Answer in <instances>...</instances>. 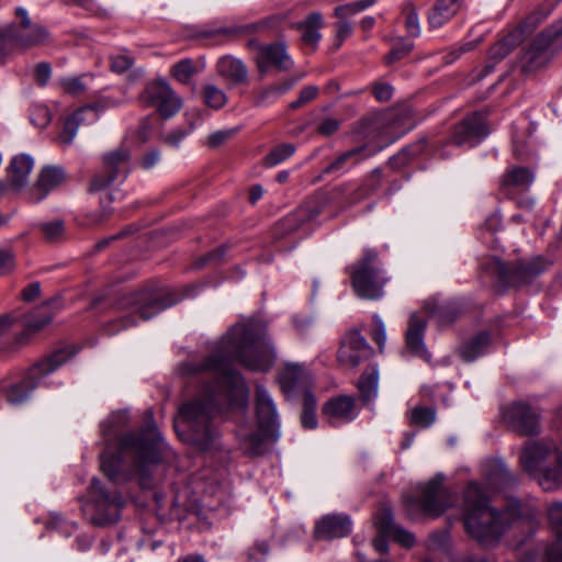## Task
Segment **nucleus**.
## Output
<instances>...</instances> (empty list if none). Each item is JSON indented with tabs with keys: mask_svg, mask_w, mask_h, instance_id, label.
Masks as SVG:
<instances>
[{
	"mask_svg": "<svg viewBox=\"0 0 562 562\" xmlns=\"http://www.w3.org/2000/svg\"><path fill=\"white\" fill-rule=\"evenodd\" d=\"M232 360L258 372L273 367L277 353L262 322L247 319L235 324L221 339L218 353L180 367L182 374L205 382L195 397L180 405L175 422L180 439L199 450L216 447L218 431L212 419L222 406L245 408L247 405V387L232 367Z\"/></svg>",
	"mask_w": 562,
	"mask_h": 562,
	"instance_id": "nucleus-1",
	"label": "nucleus"
},
{
	"mask_svg": "<svg viewBox=\"0 0 562 562\" xmlns=\"http://www.w3.org/2000/svg\"><path fill=\"white\" fill-rule=\"evenodd\" d=\"M165 442L155 425L139 431H130L117 439V451L111 452L109 443L100 457L102 472L113 484L137 480L144 488L154 485L153 470L161 462Z\"/></svg>",
	"mask_w": 562,
	"mask_h": 562,
	"instance_id": "nucleus-2",
	"label": "nucleus"
},
{
	"mask_svg": "<svg viewBox=\"0 0 562 562\" xmlns=\"http://www.w3.org/2000/svg\"><path fill=\"white\" fill-rule=\"evenodd\" d=\"M463 510L467 532L485 546L497 541L514 525L531 527L536 518L535 509L517 499L509 501L503 510L490 506L481 486L473 482L464 490Z\"/></svg>",
	"mask_w": 562,
	"mask_h": 562,
	"instance_id": "nucleus-3",
	"label": "nucleus"
},
{
	"mask_svg": "<svg viewBox=\"0 0 562 562\" xmlns=\"http://www.w3.org/2000/svg\"><path fill=\"white\" fill-rule=\"evenodd\" d=\"M181 297L175 291H158L142 289L137 292L122 296L116 302V310L127 312L119 319L110 324L108 333L113 335L121 329H126L137 324L135 315L143 321H148L160 312L177 304Z\"/></svg>",
	"mask_w": 562,
	"mask_h": 562,
	"instance_id": "nucleus-4",
	"label": "nucleus"
},
{
	"mask_svg": "<svg viewBox=\"0 0 562 562\" xmlns=\"http://www.w3.org/2000/svg\"><path fill=\"white\" fill-rule=\"evenodd\" d=\"M524 469L531 475L540 476V485L549 490L562 482V447L553 442H528L520 454Z\"/></svg>",
	"mask_w": 562,
	"mask_h": 562,
	"instance_id": "nucleus-5",
	"label": "nucleus"
},
{
	"mask_svg": "<svg viewBox=\"0 0 562 562\" xmlns=\"http://www.w3.org/2000/svg\"><path fill=\"white\" fill-rule=\"evenodd\" d=\"M125 504L126 501L119 491L94 477L88 490V499L81 508L91 524L102 527L115 524Z\"/></svg>",
	"mask_w": 562,
	"mask_h": 562,
	"instance_id": "nucleus-6",
	"label": "nucleus"
},
{
	"mask_svg": "<svg viewBox=\"0 0 562 562\" xmlns=\"http://www.w3.org/2000/svg\"><path fill=\"white\" fill-rule=\"evenodd\" d=\"M18 23H12L0 30V59L14 49H29L45 44L48 40L47 30L33 23L26 9H15Z\"/></svg>",
	"mask_w": 562,
	"mask_h": 562,
	"instance_id": "nucleus-7",
	"label": "nucleus"
},
{
	"mask_svg": "<svg viewBox=\"0 0 562 562\" xmlns=\"http://www.w3.org/2000/svg\"><path fill=\"white\" fill-rule=\"evenodd\" d=\"M77 352L78 349L75 346H67L33 364L21 382L2 387L5 392L7 401L13 405L24 403L29 398L30 393L38 386L43 378L54 372Z\"/></svg>",
	"mask_w": 562,
	"mask_h": 562,
	"instance_id": "nucleus-8",
	"label": "nucleus"
},
{
	"mask_svg": "<svg viewBox=\"0 0 562 562\" xmlns=\"http://www.w3.org/2000/svg\"><path fill=\"white\" fill-rule=\"evenodd\" d=\"M442 475H437L422 487L419 497L409 496L404 501L407 516L417 520L422 516L436 518L454 502L452 493L442 485Z\"/></svg>",
	"mask_w": 562,
	"mask_h": 562,
	"instance_id": "nucleus-9",
	"label": "nucleus"
},
{
	"mask_svg": "<svg viewBox=\"0 0 562 562\" xmlns=\"http://www.w3.org/2000/svg\"><path fill=\"white\" fill-rule=\"evenodd\" d=\"M378 252L366 248L362 259L348 269L351 272V283L355 292L362 299L378 300L383 296V286L387 279L383 270L375 266Z\"/></svg>",
	"mask_w": 562,
	"mask_h": 562,
	"instance_id": "nucleus-10",
	"label": "nucleus"
},
{
	"mask_svg": "<svg viewBox=\"0 0 562 562\" xmlns=\"http://www.w3.org/2000/svg\"><path fill=\"white\" fill-rule=\"evenodd\" d=\"M550 262L541 256L529 260H520L510 266L493 259L492 270L497 279L507 286H520L530 283L548 269Z\"/></svg>",
	"mask_w": 562,
	"mask_h": 562,
	"instance_id": "nucleus-11",
	"label": "nucleus"
},
{
	"mask_svg": "<svg viewBox=\"0 0 562 562\" xmlns=\"http://www.w3.org/2000/svg\"><path fill=\"white\" fill-rule=\"evenodd\" d=\"M562 35V19L540 32L526 47L520 57L525 71H535L546 66L554 52V43Z\"/></svg>",
	"mask_w": 562,
	"mask_h": 562,
	"instance_id": "nucleus-12",
	"label": "nucleus"
},
{
	"mask_svg": "<svg viewBox=\"0 0 562 562\" xmlns=\"http://www.w3.org/2000/svg\"><path fill=\"white\" fill-rule=\"evenodd\" d=\"M546 16L547 13L542 11L533 12L526 18L519 27L494 44L488 52L490 61L482 69L474 70L472 81H480L486 75L492 72L494 70L495 63L504 59L513 48L522 41L524 34L535 29Z\"/></svg>",
	"mask_w": 562,
	"mask_h": 562,
	"instance_id": "nucleus-13",
	"label": "nucleus"
},
{
	"mask_svg": "<svg viewBox=\"0 0 562 562\" xmlns=\"http://www.w3.org/2000/svg\"><path fill=\"white\" fill-rule=\"evenodd\" d=\"M130 161L131 153L125 147L105 154L103 156V171L92 179L90 191L97 192L115 182L123 181L130 172Z\"/></svg>",
	"mask_w": 562,
	"mask_h": 562,
	"instance_id": "nucleus-14",
	"label": "nucleus"
},
{
	"mask_svg": "<svg viewBox=\"0 0 562 562\" xmlns=\"http://www.w3.org/2000/svg\"><path fill=\"white\" fill-rule=\"evenodd\" d=\"M139 100L145 106L157 108L159 114L165 119L173 116L182 106V100L162 79L149 82L140 93Z\"/></svg>",
	"mask_w": 562,
	"mask_h": 562,
	"instance_id": "nucleus-15",
	"label": "nucleus"
},
{
	"mask_svg": "<svg viewBox=\"0 0 562 562\" xmlns=\"http://www.w3.org/2000/svg\"><path fill=\"white\" fill-rule=\"evenodd\" d=\"M119 103L120 101L106 97L99 102L80 108L66 119L59 140L65 145H70L80 125L97 122L101 110L117 105Z\"/></svg>",
	"mask_w": 562,
	"mask_h": 562,
	"instance_id": "nucleus-16",
	"label": "nucleus"
},
{
	"mask_svg": "<svg viewBox=\"0 0 562 562\" xmlns=\"http://www.w3.org/2000/svg\"><path fill=\"white\" fill-rule=\"evenodd\" d=\"M487 134L488 128L485 123V116L480 112H474L456 125L449 143L457 146L473 147Z\"/></svg>",
	"mask_w": 562,
	"mask_h": 562,
	"instance_id": "nucleus-17",
	"label": "nucleus"
},
{
	"mask_svg": "<svg viewBox=\"0 0 562 562\" xmlns=\"http://www.w3.org/2000/svg\"><path fill=\"white\" fill-rule=\"evenodd\" d=\"M330 198L326 193H317L307 200L304 204L299 206L295 211L288 214L280 225L283 227L284 233H292L296 231L300 225L305 222H311L325 210L329 203Z\"/></svg>",
	"mask_w": 562,
	"mask_h": 562,
	"instance_id": "nucleus-18",
	"label": "nucleus"
},
{
	"mask_svg": "<svg viewBox=\"0 0 562 562\" xmlns=\"http://www.w3.org/2000/svg\"><path fill=\"white\" fill-rule=\"evenodd\" d=\"M372 355V348L366 338L356 330H351L342 338L337 353L338 361L348 368H356L362 361L369 359Z\"/></svg>",
	"mask_w": 562,
	"mask_h": 562,
	"instance_id": "nucleus-19",
	"label": "nucleus"
},
{
	"mask_svg": "<svg viewBox=\"0 0 562 562\" xmlns=\"http://www.w3.org/2000/svg\"><path fill=\"white\" fill-rule=\"evenodd\" d=\"M512 427L520 435L532 436L539 432V418L540 414L537 408L524 402L513 404L507 413Z\"/></svg>",
	"mask_w": 562,
	"mask_h": 562,
	"instance_id": "nucleus-20",
	"label": "nucleus"
},
{
	"mask_svg": "<svg viewBox=\"0 0 562 562\" xmlns=\"http://www.w3.org/2000/svg\"><path fill=\"white\" fill-rule=\"evenodd\" d=\"M255 60L261 78L268 74L271 67L280 71H286L293 66V61L286 54L283 44H271L261 47Z\"/></svg>",
	"mask_w": 562,
	"mask_h": 562,
	"instance_id": "nucleus-21",
	"label": "nucleus"
},
{
	"mask_svg": "<svg viewBox=\"0 0 562 562\" xmlns=\"http://www.w3.org/2000/svg\"><path fill=\"white\" fill-rule=\"evenodd\" d=\"M312 380L311 371L300 363H286L278 376L282 391L288 395L305 391Z\"/></svg>",
	"mask_w": 562,
	"mask_h": 562,
	"instance_id": "nucleus-22",
	"label": "nucleus"
},
{
	"mask_svg": "<svg viewBox=\"0 0 562 562\" xmlns=\"http://www.w3.org/2000/svg\"><path fill=\"white\" fill-rule=\"evenodd\" d=\"M256 415L258 427L268 434L278 431V413L276 404L262 385L256 387Z\"/></svg>",
	"mask_w": 562,
	"mask_h": 562,
	"instance_id": "nucleus-23",
	"label": "nucleus"
},
{
	"mask_svg": "<svg viewBox=\"0 0 562 562\" xmlns=\"http://www.w3.org/2000/svg\"><path fill=\"white\" fill-rule=\"evenodd\" d=\"M351 520L344 514H329L319 519L315 526L317 540H333L347 537L351 532Z\"/></svg>",
	"mask_w": 562,
	"mask_h": 562,
	"instance_id": "nucleus-24",
	"label": "nucleus"
},
{
	"mask_svg": "<svg viewBox=\"0 0 562 562\" xmlns=\"http://www.w3.org/2000/svg\"><path fill=\"white\" fill-rule=\"evenodd\" d=\"M323 414L331 425L350 423L358 416L355 398L348 395L333 397L323 406Z\"/></svg>",
	"mask_w": 562,
	"mask_h": 562,
	"instance_id": "nucleus-25",
	"label": "nucleus"
},
{
	"mask_svg": "<svg viewBox=\"0 0 562 562\" xmlns=\"http://www.w3.org/2000/svg\"><path fill=\"white\" fill-rule=\"evenodd\" d=\"M66 175L61 167L46 166L41 170L40 177L35 187L31 191V200L40 202L44 200L47 194L59 187L65 181Z\"/></svg>",
	"mask_w": 562,
	"mask_h": 562,
	"instance_id": "nucleus-26",
	"label": "nucleus"
},
{
	"mask_svg": "<svg viewBox=\"0 0 562 562\" xmlns=\"http://www.w3.org/2000/svg\"><path fill=\"white\" fill-rule=\"evenodd\" d=\"M382 147L371 146L369 144L355 147L352 149L341 153L335 160H333L325 169V172H338L355 166L379 153Z\"/></svg>",
	"mask_w": 562,
	"mask_h": 562,
	"instance_id": "nucleus-27",
	"label": "nucleus"
},
{
	"mask_svg": "<svg viewBox=\"0 0 562 562\" xmlns=\"http://www.w3.org/2000/svg\"><path fill=\"white\" fill-rule=\"evenodd\" d=\"M239 442V449L249 457L261 456L266 452V441L268 438L277 437V432L268 434L258 427V430H248L241 427L236 434Z\"/></svg>",
	"mask_w": 562,
	"mask_h": 562,
	"instance_id": "nucleus-28",
	"label": "nucleus"
},
{
	"mask_svg": "<svg viewBox=\"0 0 562 562\" xmlns=\"http://www.w3.org/2000/svg\"><path fill=\"white\" fill-rule=\"evenodd\" d=\"M217 74L233 87L248 83V68L238 58L223 56L216 63Z\"/></svg>",
	"mask_w": 562,
	"mask_h": 562,
	"instance_id": "nucleus-29",
	"label": "nucleus"
},
{
	"mask_svg": "<svg viewBox=\"0 0 562 562\" xmlns=\"http://www.w3.org/2000/svg\"><path fill=\"white\" fill-rule=\"evenodd\" d=\"M548 517L557 536V540L547 549L548 562H562V502L550 505Z\"/></svg>",
	"mask_w": 562,
	"mask_h": 562,
	"instance_id": "nucleus-30",
	"label": "nucleus"
},
{
	"mask_svg": "<svg viewBox=\"0 0 562 562\" xmlns=\"http://www.w3.org/2000/svg\"><path fill=\"white\" fill-rule=\"evenodd\" d=\"M426 323L417 315H412L409 325L406 331V347L407 349L425 360H429V353L424 345L423 333Z\"/></svg>",
	"mask_w": 562,
	"mask_h": 562,
	"instance_id": "nucleus-31",
	"label": "nucleus"
},
{
	"mask_svg": "<svg viewBox=\"0 0 562 562\" xmlns=\"http://www.w3.org/2000/svg\"><path fill=\"white\" fill-rule=\"evenodd\" d=\"M33 158L26 154H21L12 158L8 169V177L14 188L20 189L27 183V178L33 169Z\"/></svg>",
	"mask_w": 562,
	"mask_h": 562,
	"instance_id": "nucleus-32",
	"label": "nucleus"
},
{
	"mask_svg": "<svg viewBox=\"0 0 562 562\" xmlns=\"http://www.w3.org/2000/svg\"><path fill=\"white\" fill-rule=\"evenodd\" d=\"M463 0H437L428 14L429 25L434 29L441 27L459 12Z\"/></svg>",
	"mask_w": 562,
	"mask_h": 562,
	"instance_id": "nucleus-33",
	"label": "nucleus"
},
{
	"mask_svg": "<svg viewBox=\"0 0 562 562\" xmlns=\"http://www.w3.org/2000/svg\"><path fill=\"white\" fill-rule=\"evenodd\" d=\"M486 482L491 488L503 490L517 483V476L512 473L502 461H494L488 465Z\"/></svg>",
	"mask_w": 562,
	"mask_h": 562,
	"instance_id": "nucleus-34",
	"label": "nucleus"
},
{
	"mask_svg": "<svg viewBox=\"0 0 562 562\" xmlns=\"http://www.w3.org/2000/svg\"><path fill=\"white\" fill-rule=\"evenodd\" d=\"M490 345L491 336L487 331H483L474 336L468 342L461 345L459 348V355L464 361L472 362L480 356L485 355Z\"/></svg>",
	"mask_w": 562,
	"mask_h": 562,
	"instance_id": "nucleus-35",
	"label": "nucleus"
},
{
	"mask_svg": "<svg viewBox=\"0 0 562 562\" xmlns=\"http://www.w3.org/2000/svg\"><path fill=\"white\" fill-rule=\"evenodd\" d=\"M323 16L319 12L308 14L307 18L299 24L302 42L314 49L321 40L319 30L323 27Z\"/></svg>",
	"mask_w": 562,
	"mask_h": 562,
	"instance_id": "nucleus-36",
	"label": "nucleus"
},
{
	"mask_svg": "<svg viewBox=\"0 0 562 562\" xmlns=\"http://www.w3.org/2000/svg\"><path fill=\"white\" fill-rule=\"evenodd\" d=\"M358 389L364 403H369L376 397L379 389V370L375 366L367 368L361 374L358 382Z\"/></svg>",
	"mask_w": 562,
	"mask_h": 562,
	"instance_id": "nucleus-37",
	"label": "nucleus"
},
{
	"mask_svg": "<svg viewBox=\"0 0 562 562\" xmlns=\"http://www.w3.org/2000/svg\"><path fill=\"white\" fill-rule=\"evenodd\" d=\"M50 321L52 315L44 313L42 310L27 315L24 323V330L16 336V344H24L31 335L42 330Z\"/></svg>",
	"mask_w": 562,
	"mask_h": 562,
	"instance_id": "nucleus-38",
	"label": "nucleus"
},
{
	"mask_svg": "<svg viewBox=\"0 0 562 562\" xmlns=\"http://www.w3.org/2000/svg\"><path fill=\"white\" fill-rule=\"evenodd\" d=\"M535 180V175L526 167H515L504 176V184L527 190Z\"/></svg>",
	"mask_w": 562,
	"mask_h": 562,
	"instance_id": "nucleus-39",
	"label": "nucleus"
},
{
	"mask_svg": "<svg viewBox=\"0 0 562 562\" xmlns=\"http://www.w3.org/2000/svg\"><path fill=\"white\" fill-rule=\"evenodd\" d=\"M36 226L48 243H59L65 238V222L63 220L41 222Z\"/></svg>",
	"mask_w": 562,
	"mask_h": 562,
	"instance_id": "nucleus-40",
	"label": "nucleus"
},
{
	"mask_svg": "<svg viewBox=\"0 0 562 562\" xmlns=\"http://www.w3.org/2000/svg\"><path fill=\"white\" fill-rule=\"evenodd\" d=\"M202 93L205 104L212 109L218 110L227 102L226 93L214 85H205Z\"/></svg>",
	"mask_w": 562,
	"mask_h": 562,
	"instance_id": "nucleus-41",
	"label": "nucleus"
},
{
	"mask_svg": "<svg viewBox=\"0 0 562 562\" xmlns=\"http://www.w3.org/2000/svg\"><path fill=\"white\" fill-rule=\"evenodd\" d=\"M413 47V43L404 40L403 37L393 40L392 48L390 53L384 57L385 64L391 65L397 60H401L412 52Z\"/></svg>",
	"mask_w": 562,
	"mask_h": 562,
	"instance_id": "nucleus-42",
	"label": "nucleus"
},
{
	"mask_svg": "<svg viewBox=\"0 0 562 562\" xmlns=\"http://www.w3.org/2000/svg\"><path fill=\"white\" fill-rule=\"evenodd\" d=\"M171 74L179 82L188 83L196 74V68L192 59L184 58L172 66Z\"/></svg>",
	"mask_w": 562,
	"mask_h": 562,
	"instance_id": "nucleus-43",
	"label": "nucleus"
},
{
	"mask_svg": "<svg viewBox=\"0 0 562 562\" xmlns=\"http://www.w3.org/2000/svg\"><path fill=\"white\" fill-rule=\"evenodd\" d=\"M294 151L295 148L292 144L278 145L265 157V165L274 167L291 157Z\"/></svg>",
	"mask_w": 562,
	"mask_h": 562,
	"instance_id": "nucleus-44",
	"label": "nucleus"
},
{
	"mask_svg": "<svg viewBox=\"0 0 562 562\" xmlns=\"http://www.w3.org/2000/svg\"><path fill=\"white\" fill-rule=\"evenodd\" d=\"M375 526L381 535L390 536L397 527L394 524L393 513L390 508H381L375 517Z\"/></svg>",
	"mask_w": 562,
	"mask_h": 562,
	"instance_id": "nucleus-45",
	"label": "nucleus"
},
{
	"mask_svg": "<svg viewBox=\"0 0 562 562\" xmlns=\"http://www.w3.org/2000/svg\"><path fill=\"white\" fill-rule=\"evenodd\" d=\"M371 4H372L371 0H360V1L351 2V3H347V4H341L335 9V15L339 20L346 21V19L348 16L366 10Z\"/></svg>",
	"mask_w": 562,
	"mask_h": 562,
	"instance_id": "nucleus-46",
	"label": "nucleus"
},
{
	"mask_svg": "<svg viewBox=\"0 0 562 562\" xmlns=\"http://www.w3.org/2000/svg\"><path fill=\"white\" fill-rule=\"evenodd\" d=\"M334 192L337 195H346V202L348 204H356V203L367 199L368 196H370V193H367L362 189V183L358 188L352 189V190H350L349 186L342 184V186L335 188Z\"/></svg>",
	"mask_w": 562,
	"mask_h": 562,
	"instance_id": "nucleus-47",
	"label": "nucleus"
},
{
	"mask_svg": "<svg viewBox=\"0 0 562 562\" xmlns=\"http://www.w3.org/2000/svg\"><path fill=\"white\" fill-rule=\"evenodd\" d=\"M435 411L428 407H415L411 413V423L422 427H429L435 422Z\"/></svg>",
	"mask_w": 562,
	"mask_h": 562,
	"instance_id": "nucleus-48",
	"label": "nucleus"
},
{
	"mask_svg": "<svg viewBox=\"0 0 562 562\" xmlns=\"http://www.w3.org/2000/svg\"><path fill=\"white\" fill-rule=\"evenodd\" d=\"M279 97L278 88L273 83L257 91L254 95V103L258 106H263L274 102Z\"/></svg>",
	"mask_w": 562,
	"mask_h": 562,
	"instance_id": "nucleus-49",
	"label": "nucleus"
},
{
	"mask_svg": "<svg viewBox=\"0 0 562 562\" xmlns=\"http://www.w3.org/2000/svg\"><path fill=\"white\" fill-rule=\"evenodd\" d=\"M82 79L83 76L66 77L60 80V85L67 93L71 95H80L87 90V87Z\"/></svg>",
	"mask_w": 562,
	"mask_h": 562,
	"instance_id": "nucleus-50",
	"label": "nucleus"
},
{
	"mask_svg": "<svg viewBox=\"0 0 562 562\" xmlns=\"http://www.w3.org/2000/svg\"><path fill=\"white\" fill-rule=\"evenodd\" d=\"M373 328L371 333V338L376 342L380 351L382 352L384 349V345L386 341V331H385V325L383 321L378 316H373Z\"/></svg>",
	"mask_w": 562,
	"mask_h": 562,
	"instance_id": "nucleus-51",
	"label": "nucleus"
},
{
	"mask_svg": "<svg viewBox=\"0 0 562 562\" xmlns=\"http://www.w3.org/2000/svg\"><path fill=\"white\" fill-rule=\"evenodd\" d=\"M269 553V546L266 541H258L247 551L249 562H262Z\"/></svg>",
	"mask_w": 562,
	"mask_h": 562,
	"instance_id": "nucleus-52",
	"label": "nucleus"
},
{
	"mask_svg": "<svg viewBox=\"0 0 562 562\" xmlns=\"http://www.w3.org/2000/svg\"><path fill=\"white\" fill-rule=\"evenodd\" d=\"M382 181V170L380 168L373 169L370 175L363 180L362 189L367 192L373 194L381 187Z\"/></svg>",
	"mask_w": 562,
	"mask_h": 562,
	"instance_id": "nucleus-53",
	"label": "nucleus"
},
{
	"mask_svg": "<svg viewBox=\"0 0 562 562\" xmlns=\"http://www.w3.org/2000/svg\"><path fill=\"white\" fill-rule=\"evenodd\" d=\"M15 268V254L10 249H0V277L9 274Z\"/></svg>",
	"mask_w": 562,
	"mask_h": 562,
	"instance_id": "nucleus-54",
	"label": "nucleus"
},
{
	"mask_svg": "<svg viewBox=\"0 0 562 562\" xmlns=\"http://www.w3.org/2000/svg\"><path fill=\"white\" fill-rule=\"evenodd\" d=\"M476 44L474 42H468L459 46L452 47L445 56L443 61L449 65L456 61L462 54L472 50Z\"/></svg>",
	"mask_w": 562,
	"mask_h": 562,
	"instance_id": "nucleus-55",
	"label": "nucleus"
},
{
	"mask_svg": "<svg viewBox=\"0 0 562 562\" xmlns=\"http://www.w3.org/2000/svg\"><path fill=\"white\" fill-rule=\"evenodd\" d=\"M191 130L178 127L162 137L165 144L178 148L180 143L189 135Z\"/></svg>",
	"mask_w": 562,
	"mask_h": 562,
	"instance_id": "nucleus-56",
	"label": "nucleus"
},
{
	"mask_svg": "<svg viewBox=\"0 0 562 562\" xmlns=\"http://www.w3.org/2000/svg\"><path fill=\"white\" fill-rule=\"evenodd\" d=\"M434 316L437 317L440 325H446L457 318V308L454 305L449 304L435 311Z\"/></svg>",
	"mask_w": 562,
	"mask_h": 562,
	"instance_id": "nucleus-57",
	"label": "nucleus"
},
{
	"mask_svg": "<svg viewBox=\"0 0 562 562\" xmlns=\"http://www.w3.org/2000/svg\"><path fill=\"white\" fill-rule=\"evenodd\" d=\"M396 542L402 544L405 548H412L415 543V538L413 533L397 526L393 532L390 535Z\"/></svg>",
	"mask_w": 562,
	"mask_h": 562,
	"instance_id": "nucleus-58",
	"label": "nucleus"
},
{
	"mask_svg": "<svg viewBox=\"0 0 562 562\" xmlns=\"http://www.w3.org/2000/svg\"><path fill=\"white\" fill-rule=\"evenodd\" d=\"M234 134L235 130L216 131L207 137V145L212 148L218 147L233 137Z\"/></svg>",
	"mask_w": 562,
	"mask_h": 562,
	"instance_id": "nucleus-59",
	"label": "nucleus"
},
{
	"mask_svg": "<svg viewBox=\"0 0 562 562\" xmlns=\"http://www.w3.org/2000/svg\"><path fill=\"white\" fill-rule=\"evenodd\" d=\"M372 92L378 101L386 102L393 95V87L389 83L375 82Z\"/></svg>",
	"mask_w": 562,
	"mask_h": 562,
	"instance_id": "nucleus-60",
	"label": "nucleus"
},
{
	"mask_svg": "<svg viewBox=\"0 0 562 562\" xmlns=\"http://www.w3.org/2000/svg\"><path fill=\"white\" fill-rule=\"evenodd\" d=\"M133 64V59L125 55H116L111 58V69L114 72L122 74Z\"/></svg>",
	"mask_w": 562,
	"mask_h": 562,
	"instance_id": "nucleus-61",
	"label": "nucleus"
},
{
	"mask_svg": "<svg viewBox=\"0 0 562 562\" xmlns=\"http://www.w3.org/2000/svg\"><path fill=\"white\" fill-rule=\"evenodd\" d=\"M52 75V68L48 63H40L35 68V80L40 86H45Z\"/></svg>",
	"mask_w": 562,
	"mask_h": 562,
	"instance_id": "nucleus-62",
	"label": "nucleus"
},
{
	"mask_svg": "<svg viewBox=\"0 0 562 562\" xmlns=\"http://www.w3.org/2000/svg\"><path fill=\"white\" fill-rule=\"evenodd\" d=\"M405 25L409 36L417 37L420 34L419 21L415 12L407 14Z\"/></svg>",
	"mask_w": 562,
	"mask_h": 562,
	"instance_id": "nucleus-63",
	"label": "nucleus"
},
{
	"mask_svg": "<svg viewBox=\"0 0 562 562\" xmlns=\"http://www.w3.org/2000/svg\"><path fill=\"white\" fill-rule=\"evenodd\" d=\"M160 160V151L158 149H150L147 151L140 161L144 169H150Z\"/></svg>",
	"mask_w": 562,
	"mask_h": 562,
	"instance_id": "nucleus-64",
	"label": "nucleus"
}]
</instances>
